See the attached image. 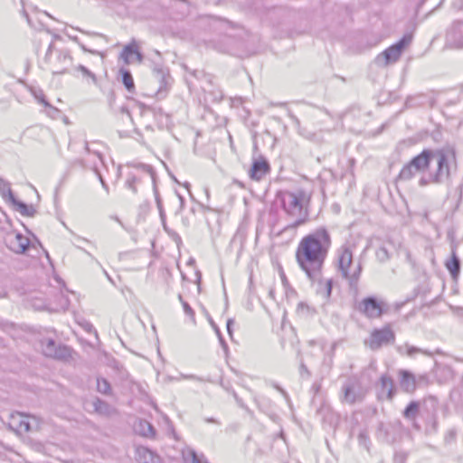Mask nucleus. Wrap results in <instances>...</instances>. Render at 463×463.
I'll return each mask as SVG.
<instances>
[{"label":"nucleus","instance_id":"nucleus-1","mask_svg":"<svg viewBox=\"0 0 463 463\" xmlns=\"http://www.w3.org/2000/svg\"><path fill=\"white\" fill-rule=\"evenodd\" d=\"M450 162H456V153L452 147L424 149L402 167L399 179L407 181L417 173L429 170L428 176H422L420 179V185L424 186L430 183L440 184L449 180L450 176Z\"/></svg>","mask_w":463,"mask_h":463},{"label":"nucleus","instance_id":"nucleus-2","mask_svg":"<svg viewBox=\"0 0 463 463\" xmlns=\"http://www.w3.org/2000/svg\"><path fill=\"white\" fill-rule=\"evenodd\" d=\"M331 245V235L325 227L314 230L299 241L296 260L310 281H321L322 269Z\"/></svg>","mask_w":463,"mask_h":463},{"label":"nucleus","instance_id":"nucleus-3","mask_svg":"<svg viewBox=\"0 0 463 463\" xmlns=\"http://www.w3.org/2000/svg\"><path fill=\"white\" fill-rule=\"evenodd\" d=\"M278 198L281 203V207L284 212L294 219V222L288 225L285 230L295 229L307 222L308 211L305 207V203H307L309 199L305 191H283L278 194Z\"/></svg>","mask_w":463,"mask_h":463},{"label":"nucleus","instance_id":"nucleus-4","mask_svg":"<svg viewBox=\"0 0 463 463\" xmlns=\"http://www.w3.org/2000/svg\"><path fill=\"white\" fill-rule=\"evenodd\" d=\"M338 255V270L343 279H345L351 289H356L358 281L363 270L361 262L354 266L353 272L350 269L353 266V251L350 245L345 244L337 251Z\"/></svg>","mask_w":463,"mask_h":463},{"label":"nucleus","instance_id":"nucleus-5","mask_svg":"<svg viewBox=\"0 0 463 463\" xmlns=\"http://www.w3.org/2000/svg\"><path fill=\"white\" fill-rule=\"evenodd\" d=\"M366 389L356 377L348 378L342 386L341 402L353 405L362 402L366 395Z\"/></svg>","mask_w":463,"mask_h":463},{"label":"nucleus","instance_id":"nucleus-6","mask_svg":"<svg viewBox=\"0 0 463 463\" xmlns=\"http://www.w3.org/2000/svg\"><path fill=\"white\" fill-rule=\"evenodd\" d=\"M411 36L404 35L398 43L390 46L375 58L378 66L386 67L398 61L405 47L411 43Z\"/></svg>","mask_w":463,"mask_h":463},{"label":"nucleus","instance_id":"nucleus-7","mask_svg":"<svg viewBox=\"0 0 463 463\" xmlns=\"http://www.w3.org/2000/svg\"><path fill=\"white\" fill-rule=\"evenodd\" d=\"M43 353L45 356L58 360L66 361L71 356V349L64 345H57L51 338H44L41 341Z\"/></svg>","mask_w":463,"mask_h":463},{"label":"nucleus","instance_id":"nucleus-8","mask_svg":"<svg viewBox=\"0 0 463 463\" xmlns=\"http://www.w3.org/2000/svg\"><path fill=\"white\" fill-rule=\"evenodd\" d=\"M395 340L394 332L390 326H385L382 329H374L368 340H365L367 345L372 350H378L383 345L392 344Z\"/></svg>","mask_w":463,"mask_h":463},{"label":"nucleus","instance_id":"nucleus-9","mask_svg":"<svg viewBox=\"0 0 463 463\" xmlns=\"http://www.w3.org/2000/svg\"><path fill=\"white\" fill-rule=\"evenodd\" d=\"M384 303L374 297L364 298L358 305V310L368 318H378L383 313Z\"/></svg>","mask_w":463,"mask_h":463},{"label":"nucleus","instance_id":"nucleus-10","mask_svg":"<svg viewBox=\"0 0 463 463\" xmlns=\"http://www.w3.org/2000/svg\"><path fill=\"white\" fill-rule=\"evenodd\" d=\"M270 171L269 163L266 158L260 156L258 159H254L251 167L249 170V176L250 179L255 181L261 180Z\"/></svg>","mask_w":463,"mask_h":463},{"label":"nucleus","instance_id":"nucleus-11","mask_svg":"<svg viewBox=\"0 0 463 463\" xmlns=\"http://www.w3.org/2000/svg\"><path fill=\"white\" fill-rule=\"evenodd\" d=\"M7 247L15 253H24L29 248L30 241L22 233L9 235L6 239Z\"/></svg>","mask_w":463,"mask_h":463},{"label":"nucleus","instance_id":"nucleus-12","mask_svg":"<svg viewBox=\"0 0 463 463\" xmlns=\"http://www.w3.org/2000/svg\"><path fill=\"white\" fill-rule=\"evenodd\" d=\"M10 428L19 433H25L32 430L28 416L15 412L11 414Z\"/></svg>","mask_w":463,"mask_h":463},{"label":"nucleus","instance_id":"nucleus-13","mask_svg":"<svg viewBox=\"0 0 463 463\" xmlns=\"http://www.w3.org/2000/svg\"><path fill=\"white\" fill-rule=\"evenodd\" d=\"M432 373L436 382L439 384L449 383L454 378V372L451 367L444 364H439L435 362V365L432 369Z\"/></svg>","mask_w":463,"mask_h":463},{"label":"nucleus","instance_id":"nucleus-14","mask_svg":"<svg viewBox=\"0 0 463 463\" xmlns=\"http://www.w3.org/2000/svg\"><path fill=\"white\" fill-rule=\"evenodd\" d=\"M400 386L401 388L408 393H412L415 392L417 388L416 377L415 375L407 370H400Z\"/></svg>","mask_w":463,"mask_h":463},{"label":"nucleus","instance_id":"nucleus-15","mask_svg":"<svg viewBox=\"0 0 463 463\" xmlns=\"http://www.w3.org/2000/svg\"><path fill=\"white\" fill-rule=\"evenodd\" d=\"M120 57L124 60L126 64H130L135 61L137 62H142L143 61V54L138 51L135 43L126 45Z\"/></svg>","mask_w":463,"mask_h":463},{"label":"nucleus","instance_id":"nucleus-16","mask_svg":"<svg viewBox=\"0 0 463 463\" xmlns=\"http://www.w3.org/2000/svg\"><path fill=\"white\" fill-rule=\"evenodd\" d=\"M381 392L379 396L387 400H392L395 394L394 382L392 378L387 374L382 375L380 379Z\"/></svg>","mask_w":463,"mask_h":463},{"label":"nucleus","instance_id":"nucleus-17","mask_svg":"<svg viewBox=\"0 0 463 463\" xmlns=\"http://www.w3.org/2000/svg\"><path fill=\"white\" fill-rule=\"evenodd\" d=\"M8 198L9 201L15 206V209L24 216L33 217L36 213L35 209L33 205H28L25 203L17 200L11 188L8 187Z\"/></svg>","mask_w":463,"mask_h":463},{"label":"nucleus","instance_id":"nucleus-18","mask_svg":"<svg viewBox=\"0 0 463 463\" xmlns=\"http://www.w3.org/2000/svg\"><path fill=\"white\" fill-rule=\"evenodd\" d=\"M456 245L451 247V256L445 262L447 269L449 271L451 277L457 279L460 272V260L456 253Z\"/></svg>","mask_w":463,"mask_h":463},{"label":"nucleus","instance_id":"nucleus-19","mask_svg":"<svg viewBox=\"0 0 463 463\" xmlns=\"http://www.w3.org/2000/svg\"><path fill=\"white\" fill-rule=\"evenodd\" d=\"M137 460L139 463H159V458L153 451L145 447L137 449Z\"/></svg>","mask_w":463,"mask_h":463},{"label":"nucleus","instance_id":"nucleus-20","mask_svg":"<svg viewBox=\"0 0 463 463\" xmlns=\"http://www.w3.org/2000/svg\"><path fill=\"white\" fill-rule=\"evenodd\" d=\"M153 73L156 77V79L159 81L160 87L158 89L157 93L161 94L163 90H166V87L168 85V80L170 79V76L168 74V71L161 67V66H155L153 69Z\"/></svg>","mask_w":463,"mask_h":463},{"label":"nucleus","instance_id":"nucleus-21","mask_svg":"<svg viewBox=\"0 0 463 463\" xmlns=\"http://www.w3.org/2000/svg\"><path fill=\"white\" fill-rule=\"evenodd\" d=\"M398 352L401 354H406V355H408L410 357H413L417 354H425L427 356H432L433 355V353L429 351V350H425V349H421V348H419V347H416V346H412V345H410L408 344H405L402 346H399L398 347Z\"/></svg>","mask_w":463,"mask_h":463},{"label":"nucleus","instance_id":"nucleus-22","mask_svg":"<svg viewBox=\"0 0 463 463\" xmlns=\"http://www.w3.org/2000/svg\"><path fill=\"white\" fill-rule=\"evenodd\" d=\"M119 73L121 75L122 83L124 84L126 89L129 92H133V90L135 89V84H134V80H133L131 72L128 70L121 68L119 70Z\"/></svg>","mask_w":463,"mask_h":463},{"label":"nucleus","instance_id":"nucleus-23","mask_svg":"<svg viewBox=\"0 0 463 463\" xmlns=\"http://www.w3.org/2000/svg\"><path fill=\"white\" fill-rule=\"evenodd\" d=\"M420 403L418 402H411L403 411V417L413 420L419 414Z\"/></svg>","mask_w":463,"mask_h":463},{"label":"nucleus","instance_id":"nucleus-24","mask_svg":"<svg viewBox=\"0 0 463 463\" xmlns=\"http://www.w3.org/2000/svg\"><path fill=\"white\" fill-rule=\"evenodd\" d=\"M97 390L99 392L105 394V395L111 394L110 383L105 378H101V377L97 378Z\"/></svg>","mask_w":463,"mask_h":463},{"label":"nucleus","instance_id":"nucleus-25","mask_svg":"<svg viewBox=\"0 0 463 463\" xmlns=\"http://www.w3.org/2000/svg\"><path fill=\"white\" fill-rule=\"evenodd\" d=\"M211 26H213L214 30L222 33L231 27V23L221 18H213Z\"/></svg>","mask_w":463,"mask_h":463},{"label":"nucleus","instance_id":"nucleus-26","mask_svg":"<svg viewBox=\"0 0 463 463\" xmlns=\"http://www.w3.org/2000/svg\"><path fill=\"white\" fill-rule=\"evenodd\" d=\"M139 178L134 173H129L126 180V187L130 189L134 194L137 192V184L139 183Z\"/></svg>","mask_w":463,"mask_h":463},{"label":"nucleus","instance_id":"nucleus-27","mask_svg":"<svg viewBox=\"0 0 463 463\" xmlns=\"http://www.w3.org/2000/svg\"><path fill=\"white\" fill-rule=\"evenodd\" d=\"M91 405L93 407V410L99 413H105L108 411L109 407L108 403L99 398H95L92 401Z\"/></svg>","mask_w":463,"mask_h":463},{"label":"nucleus","instance_id":"nucleus-28","mask_svg":"<svg viewBox=\"0 0 463 463\" xmlns=\"http://www.w3.org/2000/svg\"><path fill=\"white\" fill-rule=\"evenodd\" d=\"M358 441L360 446H363L367 451H369L371 441L367 430H363L359 432Z\"/></svg>","mask_w":463,"mask_h":463},{"label":"nucleus","instance_id":"nucleus-29","mask_svg":"<svg viewBox=\"0 0 463 463\" xmlns=\"http://www.w3.org/2000/svg\"><path fill=\"white\" fill-rule=\"evenodd\" d=\"M417 387H426L432 384L433 381L428 373H423L416 378Z\"/></svg>","mask_w":463,"mask_h":463},{"label":"nucleus","instance_id":"nucleus-30","mask_svg":"<svg viewBox=\"0 0 463 463\" xmlns=\"http://www.w3.org/2000/svg\"><path fill=\"white\" fill-rule=\"evenodd\" d=\"M178 299L182 303V306L184 307V311L185 315L188 316L193 321H194L195 314H194V309L190 307V305L186 301L184 300L181 294L178 295Z\"/></svg>","mask_w":463,"mask_h":463},{"label":"nucleus","instance_id":"nucleus-31","mask_svg":"<svg viewBox=\"0 0 463 463\" xmlns=\"http://www.w3.org/2000/svg\"><path fill=\"white\" fill-rule=\"evenodd\" d=\"M77 70L81 72L82 76L87 79H90L92 83H97V77L96 75L90 71L88 68H86L83 65H79Z\"/></svg>","mask_w":463,"mask_h":463},{"label":"nucleus","instance_id":"nucleus-32","mask_svg":"<svg viewBox=\"0 0 463 463\" xmlns=\"http://www.w3.org/2000/svg\"><path fill=\"white\" fill-rule=\"evenodd\" d=\"M210 323H211V325H212L213 328L214 329V331H215V333H216V335H217V336H218V338H219V341H220V344H221V345H222V349H223L225 352H227V351H228V345H227V343L225 342V340H224L223 336L222 335V333H221V331H220V329H219L218 326H217V325H216L213 320H211V321H210Z\"/></svg>","mask_w":463,"mask_h":463},{"label":"nucleus","instance_id":"nucleus-33","mask_svg":"<svg viewBox=\"0 0 463 463\" xmlns=\"http://www.w3.org/2000/svg\"><path fill=\"white\" fill-rule=\"evenodd\" d=\"M57 60L62 65L67 66L71 62V56L67 51H60L57 55Z\"/></svg>","mask_w":463,"mask_h":463},{"label":"nucleus","instance_id":"nucleus-34","mask_svg":"<svg viewBox=\"0 0 463 463\" xmlns=\"http://www.w3.org/2000/svg\"><path fill=\"white\" fill-rule=\"evenodd\" d=\"M140 424L144 428V430H143L144 436L150 437V436L155 435V432H156L155 429L148 421L144 420Z\"/></svg>","mask_w":463,"mask_h":463},{"label":"nucleus","instance_id":"nucleus-35","mask_svg":"<svg viewBox=\"0 0 463 463\" xmlns=\"http://www.w3.org/2000/svg\"><path fill=\"white\" fill-rule=\"evenodd\" d=\"M376 257L382 262L388 260L390 258L388 250L385 247H380L376 251Z\"/></svg>","mask_w":463,"mask_h":463},{"label":"nucleus","instance_id":"nucleus-36","mask_svg":"<svg viewBox=\"0 0 463 463\" xmlns=\"http://www.w3.org/2000/svg\"><path fill=\"white\" fill-rule=\"evenodd\" d=\"M133 166L136 167L137 169L141 170L144 173H146L147 175H151L152 178L154 179L155 172L151 165H145V164H137V165H134Z\"/></svg>","mask_w":463,"mask_h":463},{"label":"nucleus","instance_id":"nucleus-37","mask_svg":"<svg viewBox=\"0 0 463 463\" xmlns=\"http://www.w3.org/2000/svg\"><path fill=\"white\" fill-rule=\"evenodd\" d=\"M299 373L303 378H309L311 376L310 372L303 362L300 363Z\"/></svg>","mask_w":463,"mask_h":463},{"label":"nucleus","instance_id":"nucleus-38","mask_svg":"<svg viewBox=\"0 0 463 463\" xmlns=\"http://www.w3.org/2000/svg\"><path fill=\"white\" fill-rule=\"evenodd\" d=\"M457 432L455 430H449L445 435V441L450 443L456 439Z\"/></svg>","mask_w":463,"mask_h":463},{"label":"nucleus","instance_id":"nucleus-39","mask_svg":"<svg viewBox=\"0 0 463 463\" xmlns=\"http://www.w3.org/2000/svg\"><path fill=\"white\" fill-rule=\"evenodd\" d=\"M191 456L193 460L192 463H208L203 456L199 457L195 451H192Z\"/></svg>","mask_w":463,"mask_h":463},{"label":"nucleus","instance_id":"nucleus-40","mask_svg":"<svg viewBox=\"0 0 463 463\" xmlns=\"http://www.w3.org/2000/svg\"><path fill=\"white\" fill-rule=\"evenodd\" d=\"M52 73L53 74H62V73L66 72V68L65 67H60V66H57L55 64H53L52 66Z\"/></svg>","mask_w":463,"mask_h":463},{"label":"nucleus","instance_id":"nucleus-41","mask_svg":"<svg viewBox=\"0 0 463 463\" xmlns=\"http://www.w3.org/2000/svg\"><path fill=\"white\" fill-rule=\"evenodd\" d=\"M420 98H423V95H418L416 97H409L407 99H406V106L407 107H411V106H414L416 103L414 102L417 99H420Z\"/></svg>","mask_w":463,"mask_h":463},{"label":"nucleus","instance_id":"nucleus-42","mask_svg":"<svg viewBox=\"0 0 463 463\" xmlns=\"http://www.w3.org/2000/svg\"><path fill=\"white\" fill-rule=\"evenodd\" d=\"M332 287H333L332 279H326V297H330L331 292H332Z\"/></svg>","mask_w":463,"mask_h":463},{"label":"nucleus","instance_id":"nucleus-43","mask_svg":"<svg viewBox=\"0 0 463 463\" xmlns=\"http://www.w3.org/2000/svg\"><path fill=\"white\" fill-rule=\"evenodd\" d=\"M52 48H53V43H52L49 47H48V50L46 52V54H45V61L46 62H51V54H52Z\"/></svg>","mask_w":463,"mask_h":463},{"label":"nucleus","instance_id":"nucleus-44","mask_svg":"<svg viewBox=\"0 0 463 463\" xmlns=\"http://www.w3.org/2000/svg\"><path fill=\"white\" fill-rule=\"evenodd\" d=\"M8 187L10 188L8 183L4 182L3 180L0 181V190L2 191L4 195H5V190L8 192Z\"/></svg>","mask_w":463,"mask_h":463},{"label":"nucleus","instance_id":"nucleus-45","mask_svg":"<svg viewBox=\"0 0 463 463\" xmlns=\"http://www.w3.org/2000/svg\"><path fill=\"white\" fill-rule=\"evenodd\" d=\"M298 312H304L305 310H308V306L306 305L305 303L303 302H300L298 305V308H297Z\"/></svg>","mask_w":463,"mask_h":463},{"label":"nucleus","instance_id":"nucleus-46","mask_svg":"<svg viewBox=\"0 0 463 463\" xmlns=\"http://www.w3.org/2000/svg\"><path fill=\"white\" fill-rule=\"evenodd\" d=\"M233 322L234 321L232 318L228 319V321H227V331H228V333H229V335L231 336L232 335V326L233 325Z\"/></svg>","mask_w":463,"mask_h":463},{"label":"nucleus","instance_id":"nucleus-47","mask_svg":"<svg viewBox=\"0 0 463 463\" xmlns=\"http://www.w3.org/2000/svg\"><path fill=\"white\" fill-rule=\"evenodd\" d=\"M155 195H156V201L157 208H158V210H161L162 202H161L160 196H159V194H158V193H157L156 188H155Z\"/></svg>","mask_w":463,"mask_h":463},{"label":"nucleus","instance_id":"nucleus-48","mask_svg":"<svg viewBox=\"0 0 463 463\" xmlns=\"http://www.w3.org/2000/svg\"><path fill=\"white\" fill-rule=\"evenodd\" d=\"M98 175H99V181L102 184V187L106 190L107 193H109V185L104 181L103 177L101 176V175L99 172H98Z\"/></svg>","mask_w":463,"mask_h":463},{"label":"nucleus","instance_id":"nucleus-49","mask_svg":"<svg viewBox=\"0 0 463 463\" xmlns=\"http://www.w3.org/2000/svg\"><path fill=\"white\" fill-rule=\"evenodd\" d=\"M120 373H121V378L122 379H128L129 375H128V373L127 371L122 370V371H120Z\"/></svg>","mask_w":463,"mask_h":463},{"label":"nucleus","instance_id":"nucleus-50","mask_svg":"<svg viewBox=\"0 0 463 463\" xmlns=\"http://www.w3.org/2000/svg\"><path fill=\"white\" fill-rule=\"evenodd\" d=\"M205 421L208 423H218L217 420H215L214 418H206Z\"/></svg>","mask_w":463,"mask_h":463},{"label":"nucleus","instance_id":"nucleus-51","mask_svg":"<svg viewBox=\"0 0 463 463\" xmlns=\"http://www.w3.org/2000/svg\"><path fill=\"white\" fill-rule=\"evenodd\" d=\"M120 111H121L122 113H126V114H128V115L129 116V111H128V108H127V107L122 106V107L120 108Z\"/></svg>","mask_w":463,"mask_h":463},{"label":"nucleus","instance_id":"nucleus-52","mask_svg":"<svg viewBox=\"0 0 463 463\" xmlns=\"http://www.w3.org/2000/svg\"><path fill=\"white\" fill-rule=\"evenodd\" d=\"M40 101H41L43 104H44V106H46V107L50 106V104L45 100V99H44V98H42V99H40Z\"/></svg>","mask_w":463,"mask_h":463},{"label":"nucleus","instance_id":"nucleus-53","mask_svg":"<svg viewBox=\"0 0 463 463\" xmlns=\"http://www.w3.org/2000/svg\"><path fill=\"white\" fill-rule=\"evenodd\" d=\"M159 212H160V217H161L162 221H164L165 216H164L163 207H161V210H159Z\"/></svg>","mask_w":463,"mask_h":463},{"label":"nucleus","instance_id":"nucleus-54","mask_svg":"<svg viewBox=\"0 0 463 463\" xmlns=\"http://www.w3.org/2000/svg\"><path fill=\"white\" fill-rule=\"evenodd\" d=\"M427 0H420L418 4V9L426 2Z\"/></svg>","mask_w":463,"mask_h":463},{"label":"nucleus","instance_id":"nucleus-55","mask_svg":"<svg viewBox=\"0 0 463 463\" xmlns=\"http://www.w3.org/2000/svg\"><path fill=\"white\" fill-rule=\"evenodd\" d=\"M85 150H86L87 152H89V153L90 152V147H89L88 143H86V145H85Z\"/></svg>","mask_w":463,"mask_h":463},{"label":"nucleus","instance_id":"nucleus-56","mask_svg":"<svg viewBox=\"0 0 463 463\" xmlns=\"http://www.w3.org/2000/svg\"><path fill=\"white\" fill-rule=\"evenodd\" d=\"M135 384L137 385V389H138L139 391H141V385H140L139 383H135Z\"/></svg>","mask_w":463,"mask_h":463},{"label":"nucleus","instance_id":"nucleus-57","mask_svg":"<svg viewBox=\"0 0 463 463\" xmlns=\"http://www.w3.org/2000/svg\"><path fill=\"white\" fill-rule=\"evenodd\" d=\"M400 456L398 454L395 455L394 460L397 461Z\"/></svg>","mask_w":463,"mask_h":463},{"label":"nucleus","instance_id":"nucleus-58","mask_svg":"<svg viewBox=\"0 0 463 463\" xmlns=\"http://www.w3.org/2000/svg\"><path fill=\"white\" fill-rule=\"evenodd\" d=\"M179 198H180L181 203L183 204L184 203V198L182 196H180V195H179Z\"/></svg>","mask_w":463,"mask_h":463},{"label":"nucleus","instance_id":"nucleus-59","mask_svg":"<svg viewBox=\"0 0 463 463\" xmlns=\"http://www.w3.org/2000/svg\"><path fill=\"white\" fill-rule=\"evenodd\" d=\"M399 460L402 462L404 460V458L401 456V458H399Z\"/></svg>","mask_w":463,"mask_h":463},{"label":"nucleus","instance_id":"nucleus-60","mask_svg":"<svg viewBox=\"0 0 463 463\" xmlns=\"http://www.w3.org/2000/svg\"><path fill=\"white\" fill-rule=\"evenodd\" d=\"M399 460L402 462L404 460V458L401 456V458H399Z\"/></svg>","mask_w":463,"mask_h":463},{"label":"nucleus","instance_id":"nucleus-61","mask_svg":"<svg viewBox=\"0 0 463 463\" xmlns=\"http://www.w3.org/2000/svg\"><path fill=\"white\" fill-rule=\"evenodd\" d=\"M354 268V266H352V267H351V269H350V272H353Z\"/></svg>","mask_w":463,"mask_h":463},{"label":"nucleus","instance_id":"nucleus-62","mask_svg":"<svg viewBox=\"0 0 463 463\" xmlns=\"http://www.w3.org/2000/svg\"><path fill=\"white\" fill-rule=\"evenodd\" d=\"M461 4H462V5H463V0H461Z\"/></svg>","mask_w":463,"mask_h":463}]
</instances>
